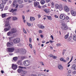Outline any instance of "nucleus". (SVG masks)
<instances>
[{
  "label": "nucleus",
  "mask_w": 76,
  "mask_h": 76,
  "mask_svg": "<svg viewBox=\"0 0 76 76\" xmlns=\"http://www.w3.org/2000/svg\"><path fill=\"white\" fill-rule=\"evenodd\" d=\"M23 3V1L22 0L20 1L19 2V4H22Z\"/></svg>",
  "instance_id": "obj_40"
},
{
  "label": "nucleus",
  "mask_w": 76,
  "mask_h": 76,
  "mask_svg": "<svg viewBox=\"0 0 76 76\" xmlns=\"http://www.w3.org/2000/svg\"><path fill=\"white\" fill-rule=\"evenodd\" d=\"M69 33L68 32L67 34L66 35L64 36V38L65 39H67L69 36Z\"/></svg>",
  "instance_id": "obj_18"
},
{
  "label": "nucleus",
  "mask_w": 76,
  "mask_h": 76,
  "mask_svg": "<svg viewBox=\"0 0 76 76\" xmlns=\"http://www.w3.org/2000/svg\"><path fill=\"white\" fill-rule=\"evenodd\" d=\"M23 20H25V16L24 15H23Z\"/></svg>",
  "instance_id": "obj_60"
},
{
  "label": "nucleus",
  "mask_w": 76,
  "mask_h": 76,
  "mask_svg": "<svg viewBox=\"0 0 76 76\" xmlns=\"http://www.w3.org/2000/svg\"><path fill=\"white\" fill-rule=\"evenodd\" d=\"M7 49L10 53H12V52H13V51H14V50H15V49L14 48H8Z\"/></svg>",
  "instance_id": "obj_6"
},
{
  "label": "nucleus",
  "mask_w": 76,
  "mask_h": 76,
  "mask_svg": "<svg viewBox=\"0 0 76 76\" xmlns=\"http://www.w3.org/2000/svg\"><path fill=\"white\" fill-rule=\"evenodd\" d=\"M5 26L7 27V28H4V31L5 32H7L11 29V26L10 24H9V21L7 20L5 22Z\"/></svg>",
  "instance_id": "obj_1"
},
{
  "label": "nucleus",
  "mask_w": 76,
  "mask_h": 76,
  "mask_svg": "<svg viewBox=\"0 0 76 76\" xmlns=\"http://www.w3.org/2000/svg\"><path fill=\"white\" fill-rule=\"evenodd\" d=\"M75 64L72 65V66L71 69H74V68H75Z\"/></svg>",
  "instance_id": "obj_42"
},
{
  "label": "nucleus",
  "mask_w": 76,
  "mask_h": 76,
  "mask_svg": "<svg viewBox=\"0 0 76 76\" xmlns=\"http://www.w3.org/2000/svg\"><path fill=\"white\" fill-rule=\"evenodd\" d=\"M49 42H50V43H53V42H54V41H52L50 40L49 41Z\"/></svg>",
  "instance_id": "obj_58"
},
{
  "label": "nucleus",
  "mask_w": 76,
  "mask_h": 76,
  "mask_svg": "<svg viewBox=\"0 0 76 76\" xmlns=\"http://www.w3.org/2000/svg\"><path fill=\"white\" fill-rule=\"evenodd\" d=\"M71 13L72 15L73 16H76V12L75 11H74L73 10H72L71 11Z\"/></svg>",
  "instance_id": "obj_11"
},
{
  "label": "nucleus",
  "mask_w": 76,
  "mask_h": 76,
  "mask_svg": "<svg viewBox=\"0 0 76 76\" xmlns=\"http://www.w3.org/2000/svg\"><path fill=\"white\" fill-rule=\"evenodd\" d=\"M19 69H23V66H19Z\"/></svg>",
  "instance_id": "obj_53"
},
{
  "label": "nucleus",
  "mask_w": 76,
  "mask_h": 76,
  "mask_svg": "<svg viewBox=\"0 0 76 76\" xmlns=\"http://www.w3.org/2000/svg\"><path fill=\"white\" fill-rule=\"evenodd\" d=\"M18 58L17 57H14L13 58V60H14V61H16L17 60H18Z\"/></svg>",
  "instance_id": "obj_28"
},
{
  "label": "nucleus",
  "mask_w": 76,
  "mask_h": 76,
  "mask_svg": "<svg viewBox=\"0 0 76 76\" xmlns=\"http://www.w3.org/2000/svg\"><path fill=\"white\" fill-rule=\"evenodd\" d=\"M12 68L14 70H16L18 68V66L14 64H13L12 66Z\"/></svg>",
  "instance_id": "obj_5"
},
{
  "label": "nucleus",
  "mask_w": 76,
  "mask_h": 76,
  "mask_svg": "<svg viewBox=\"0 0 76 76\" xmlns=\"http://www.w3.org/2000/svg\"><path fill=\"white\" fill-rule=\"evenodd\" d=\"M35 20V18L33 17H30V21H34Z\"/></svg>",
  "instance_id": "obj_21"
},
{
  "label": "nucleus",
  "mask_w": 76,
  "mask_h": 76,
  "mask_svg": "<svg viewBox=\"0 0 76 76\" xmlns=\"http://www.w3.org/2000/svg\"><path fill=\"white\" fill-rule=\"evenodd\" d=\"M22 54H25L26 53V50L25 49H23L21 52Z\"/></svg>",
  "instance_id": "obj_26"
},
{
  "label": "nucleus",
  "mask_w": 76,
  "mask_h": 76,
  "mask_svg": "<svg viewBox=\"0 0 76 76\" xmlns=\"http://www.w3.org/2000/svg\"><path fill=\"white\" fill-rule=\"evenodd\" d=\"M39 33H41L42 32V31L41 30H39Z\"/></svg>",
  "instance_id": "obj_55"
},
{
  "label": "nucleus",
  "mask_w": 76,
  "mask_h": 76,
  "mask_svg": "<svg viewBox=\"0 0 76 76\" xmlns=\"http://www.w3.org/2000/svg\"><path fill=\"white\" fill-rule=\"evenodd\" d=\"M62 28L63 30H67V29H69L68 27L66 25H64L62 26Z\"/></svg>",
  "instance_id": "obj_10"
},
{
  "label": "nucleus",
  "mask_w": 76,
  "mask_h": 76,
  "mask_svg": "<svg viewBox=\"0 0 76 76\" xmlns=\"http://www.w3.org/2000/svg\"><path fill=\"white\" fill-rule=\"evenodd\" d=\"M20 0H15V2H18V1H19Z\"/></svg>",
  "instance_id": "obj_56"
},
{
  "label": "nucleus",
  "mask_w": 76,
  "mask_h": 76,
  "mask_svg": "<svg viewBox=\"0 0 76 76\" xmlns=\"http://www.w3.org/2000/svg\"><path fill=\"white\" fill-rule=\"evenodd\" d=\"M19 7L20 8H22L23 7V4L20 5L19 6Z\"/></svg>",
  "instance_id": "obj_45"
},
{
  "label": "nucleus",
  "mask_w": 76,
  "mask_h": 76,
  "mask_svg": "<svg viewBox=\"0 0 76 76\" xmlns=\"http://www.w3.org/2000/svg\"><path fill=\"white\" fill-rule=\"evenodd\" d=\"M64 7V10L66 12H69V8L67 6L65 5Z\"/></svg>",
  "instance_id": "obj_7"
},
{
  "label": "nucleus",
  "mask_w": 76,
  "mask_h": 76,
  "mask_svg": "<svg viewBox=\"0 0 76 76\" xmlns=\"http://www.w3.org/2000/svg\"><path fill=\"white\" fill-rule=\"evenodd\" d=\"M4 8V4H1L0 5V9H3Z\"/></svg>",
  "instance_id": "obj_25"
},
{
  "label": "nucleus",
  "mask_w": 76,
  "mask_h": 76,
  "mask_svg": "<svg viewBox=\"0 0 76 76\" xmlns=\"http://www.w3.org/2000/svg\"><path fill=\"white\" fill-rule=\"evenodd\" d=\"M9 39H10V41L9 42H8L7 44V46L8 47H10L11 45H13V43L12 42V37L9 38Z\"/></svg>",
  "instance_id": "obj_2"
},
{
  "label": "nucleus",
  "mask_w": 76,
  "mask_h": 76,
  "mask_svg": "<svg viewBox=\"0 0 76 76\" xmlns=\"http://www.w3.org/2000/svg\"><path fill=\"white\" fill-rule=\"evenodd\" d=\"M50 1V0H46V3H49Z\"/></svg>",
  "instance_id": "obj_52"
},
{
  "label": "nucleus",
  "mask_w": 76,
  "mask_h": 76,
  "mask_svg": "<svg viewBox=\"0 0 76 76\" xmlns=\"http://www.w3.org/2000/svg\"><path fill=\"white\" fill-rule=\"evenodd\" d=\"M66 21H67V22H69L70 19H69V17H66Z\"/></svg>",
  "instance_id": "obj_36"
},
{
  "label": "nucleus",
  "mask_w": 76,
  "mask_h": 76,
  "mask_svg": "<svg viewBox=\"0 0 76 76\" xmlns=\"http://www.w3.org/2000/svg\"><path fill=\"white\" fill-rule=\"evenodd\" d=\"M44 11L45 12H46V13H48L50 12V10L49 9H45L44 10Z\"/></svg>",
  "instance_id": "obj_23"
},
{
  "label": "nucleus",
  "mask_w": 76,
  "mask_h": 76,
  "mask_svg": "<svg viewBox=\"0 0 76 76\" xmlns=\"http://www.w3.org/2000/svg\"><path fill=\"white\" fill-rule=\"evenodd\" d=\"M55 8L57 9L59 8V5L58 4H56L55 5Z\"/></svg>",
  "instance_id": "obj_32"
},
{
  "label": "nucleus",
  "mask_w": 76,
  "mask_h": 76,
  "mask_svg": "<svg viewBox=\"0 0 76 76\" xmlns=\"http://www.w3.org/2000/svg\"><path fill=\"white\" fill-rule=\"evenodd\" d=\"M23 31L24 32V33L25 34H26L27 32H26V30L25 29V28H23Z\"/></svg>",
  "instance_id": "obj_41"
},
{
  "label": "nucleus",
  "mask_w": 76,
  "mask_h": 76,
  "mask_svg": "<svg viewBox=\"0 0 76 76\" xmlns=\"http://www.w3.org/2000/svg\"><path fill=\"white\" fill-rule=\"evenodd\" d=\"M58 67L59 69V70H62L63 69V67L62 66H61V65H58Z\"/></svg>",
  "instance_id": "obj_13"
},
{
  "label": "nucleus",
  "mask_w": 76,
  "mask_h": 76,
  "mask_svg": "<svg viewBox=\"0 0 76 76\" xmlns=\"http://www.w3.org/2000/svg\"><path fill=\"white\" fill-rule=\"evenodd\" d=\"M51 49V50H53V47H52V46H50L49 47Z\"/></svg>",
  "instance_id": "obj_62"
},
{
  "label": "nucleus",
  "mask_w": 76,
  "mask_h": 76,
  "mask_svg": "<svg viewBox=\"0 0 76 76\" xmlns=\"http://www.w3.org/2000/svg\"><path fill=\"white\" fill-rule=\"evenodd\" d=\"M60 18L62 20H64L66 18L65 16L63 15H61L60 16Z\"/></svg>",
  "instance_id": "obj_9"
},
{
  "label": "nucleus",
  "mask_w": 76,
  "mask_h": 76,
  "mask_svg": "<svg viewBox=\"0 0 76 76\" xmlns=\"http://www.w3.org/2000/svg\"><path fill=\"white\" fill-rule=\"evenodd\" d=\"M57 58V56H55L54 55L53 56V59H56V58Z\"/></svg>",
  "instance_id": "obj_39"
},
{
  "label": "nucleus",
  "mask_w": 76,
  "mask_h": 76,
  "mask_svg": "<svg viewBox=\"0 0 76 76\" xmlns=\"http://www.w3.org/2000/svg\"><path fill=\"white\" fill-rule=\"evenodd\" d=\"M19 49H17L16 50H16V53H18V52H19Z\"/></svg>",
  "instance_id": "obj_50"
},
{
  "label": "nucleus",
  "mask_w": 76,
  "mask_h": 76,
  "mask_svg": "<svg viewBox=\"0 0 76 76\" xmlns=\"http://www.w3.org/2000/svg\"><path fill=\"white\" fill-rule=\"evenodd\" d=\"M40 64H42V66H44V63L42 61H41L40 62Z\"/></svg>",
  "instance_id": "obj_44"
},
{
  "label": "nucleus",
  "mask_w": 76,
  "mask_h": 76,
  "mask_svg": "<svg viewBox=\"0 0 76 76\" xmlns=\"http://www.w3.org/2000/svg\"><path fill=\"white\" fill-rule=\"evenodd\" d=\"M27 24L28 25V26H31V23L27 22Z\"/></svg>",
  "instance_id": "obj_46"
},
{
  "label": "nucleus",
  "mask_w": 76,
  "mask_h": 76,
  "mask_svg": "<svg viewBox=\"0 0 76 76\" xmlns=\"http://www.w3.org/2000/svg\"><path fill=\"white\" fill-rule=\"evenodd\" d=\"M60 61H64V62L65 63L66 62V60H65L63 58H60Z\"/></svg>",
  "instance_id": "obj_27"
},
{
  "label": "nucleus",
  "mask_w": 76,
  "mask_h": 76,
  "mask_svg": "<svg viewBox=\"0 0 76 76\" xmlns=\"http://www.w3.org/2000/svg\"><path fill=\"white\" fill-rule=\"evenodd\" d=\"M53 54H51L50 55H49V57H52L53 58Z\"/></svg>",
  "instance_id": "obj_49"
},
{
  "label": "nucleus",
  "mask_w": 76,
  "mask_h": 76,
  "mask_svg": "<svg viewBox=\"0 0 76 76\" xmlns=\"http://www.w3.org/2000/svg\"><path fill=\"white\" fill-rule=\"evenodd\" d=\"M8 0H2V3H3V4H6V1H8Z\"/></svg>",
  "instance_id": "obj_31"
},
{
  "label": "nucleus",
  "mask_w": 76,
  "mask_h": 76,
  "mask_svg": "<svg viewBox=\"0 0 76 76\" xmlns=\"http://www.w3.org/2000/svg\"><path fill=\"white\" fill-rule=\"evenodd\" d=\"M26 73H27V71L22 70V72H21V74H22V75H25V74H26Z\"/></svg>",
  "instance_id": "obj_22"
},
{
  "label": "nucleus",
  "mask_w": 76,
  "mask_h": 76,
  "mask_svg": "<svg viewBox=\"0 0 76 76\" xmlns=\"http://www.w3.org/2000/svg\"><path fill=\"white\" fill-rule=\"evenodd\" d=\"M29 41L30 42H31V38H29Z\"/></svg>",
  "instance_id": "obj_57"
},
{
  "label": "nucleus",
  "mask_w": 76,
  "mask_h": 76,
  "mask_svg": "<svg viewBox=\"0 0 76 76\" xmlns=\"http://www.w3.org/2000/svg\"><path fill=\"white\" fill-rule=\"evenodd\" d=\"M40 3L42 4H44L45 3V1L42 0L40 1Z\"/></svg>",
  "instance_id": "obj_35"
},
{
  "label": "nucleus",
  "mask_w": 76,
  "mask_h": 76,
  "mask_svg": "<svg viewBox=\"0 0 76 76\" xmlns=\"http://www.w3.org/2000/svg\"><path fill=\"white\" fill-rule=\"evenodd\" d=\"M34 4L35 7H37V6H38V5H39V2L36 1V2H34Z\"/></svg>",
  "instance_id": "obj_14"
},
{
  "label": "nucleus",
  "mask_w": 76,
  "mask_h": 76,
  "mask_svg": "<svg viewBox=\"0 0 76 76\" xmlns=\"http://www.w3.org/2000/svg\"><path fill=\"white\" fill-rule=\"evenodd\" d=\"M72 39V37H69L68 39V41H70Z\"/></svg>",
  "instance_id": "obj_48"
},
{
  "label": "nucleus",
  "mask_w": 76,
  "mask_h": 76,
  "mask_svg": "<svg viewBox=\"0 0 76 76\" xmlns=\"http://www.w3.org/2000/svg\"><path fill=\"white\" fill-rule=\"evenodd\" d=\"M20 41V38H17L16 39H15L13 40V42L15 44H17V43H19V42Z\"/></svg>",
  "instance_id": "obj_4"
},
{
  "label": "nucleus",
  "mask_w": 76,
  "mask_h": 76,
  "mask_svg": "<svg viewBox=\"0 0 76 76\" xmlns=\"http://www.w3.org/2000/svg\"><path fill=\"white\" fill-rule=\"evenodd\" d=\"M38 8H41V6H40V5H39L38 6Z\"/></svg>",
  "instance_id": "obj_63"
},
{
  "label": "nucleus",
  "mask_w": 76,
  "mask_h": 76,
  "mask_svg": "<svg viewBox=\"0 0 76 76\" xmlns=\"http://www.w3.org/2000/svg\"><path fill=\"white\" fill-rule=\"evenodd\" d=\"M9 12H12V13H13V12H14V10H13V9H10L9 10Z\"/></svg>",
  "instance_id": "obj_34"
},
{
  "label": "nucleus",
  "mask_w": 76,
  "mask_h": 76,
  "mask_svg": "<svg viewBox=\"0 0 76 76\" xmlns=\"http://www.w3.org/2000/svg\"><path fill=\"white\" fill-rule=\"evenodd\" d=\"M56 45L57 47H60V46H61V44H57Z\"/></svg>",
  "instance_id": "obj_47"
},
{
  "label": "nucleus",
  "mask_w": 76,
  "mask_h": 76,
  "mask_svg": "<svg viewBox=\"0 0 76 76\" xmlns=\"http://www.w3.org/2000/svg\"><path fill=\"white\" fill-rule=\"evenodd\" d=\"M13 34V33L11 31H10L7 33L8 36H11Z\"/></svg>",
  "instance_id": "obj_15"
},
{
  "label": "nucleus",
  "mask_w": 76,
  "mask_h": 76,
  "mask_svg": "<svg viewBox=\"0 0 76 76\" xmlns=\"http://www.w3.org/2000/svg\"><path fill=\"white\" fill-rule=\"evenodd\" d=\"M7 14L4 13L2 14V17L3 18H5V16H6Z\"/></svg>",
  "instance_id": "obj_29"
},
{
  "label": "nucleus",
  "mask_w": 76,
  "mask_h": 76,
  "mask_svg": "<svg viewBox=\"0 0 76 76\" xmlns=\"http://www.w3.org/2000/svg\"><path fill=\"white\" fill-rule=\"evenodd\" d=\"M12 20L13 21H15V20H18V18L16 17H13L12 18Z\"/></svg>",
  "instance_id": "obj_20"
},
{
  "label": "nucleus",
  "mask_w": 76,
  "mask_h": 76,
  "mask_svg": "<svg viewBox=\"0 0 76 76\" xmlns=\"http://www.w3.org/2000/svg\"><path fill=\"white\" fill-rule=\"evenodd\" d=\"M50 3L51 4V7L52 8H54V3L53 2H51Z\"/></svg>",
  "instance_id": "obj_24"
},
{
  "label": "nucleus",
  "mask_w": 76,
  "mask_h": 76,
  "mask_svg": "<svg viewBox=\"0 0 76 76\" xmlns=\"http://www.w3.org/2000/svg\"><path fill=\"white\" fill-rule=\"evenodd\" d=\"M73 39L74 41H76V35H74L73 36Z\"/></svg>",
  "instance_id": "obj_30"
},
{
  "label": "nucleus",
  "mask_w": 76,
  "mask_h": 76,
  "mask_svg": "<svg viewBox=\"0 0 76 76\" xmlns=\"http://www.w3.org/2000/svg\"><path fill=\"white\" fill-rule=\"evenodd\" d=\"M74 69L75 70H76V65L75 66L74 68Z\"/></svg>",
  "instance_id": "obj_64"
},
{
  "label": "nucleus",
  "mask_w": 76,
  "mask_h": 76,
  "mask_svg": "<svg viewBox=\"0 0 76 76\" xmlns=\"http://www.w3.org/2000/svg\"><path fill=\"white\" fill-rule=\"evenodd\" d=\"M9 8V7L7 6H6V7H5L4 8V10H7L8 9V8Z\"/></svg>",
  "instance_id": "obj_38"
},
{
  "label": "nucleus",
  "mask_w": 76,
  "mask_h": 76,
  "mask_svg": "<svg viewBox=\"0 0 76 76\" xmlns=\"http://www.w3.org/2000/svg\"><path fill=\"white\" fill-rule=\"evenodd\" d=\"M68 73L69 74H70V73H71V71L70 70L68 71Z\"/></svg>",
  "instance_id": "obj_54"
},
{
  "label": "nucleus",
  "mask_w": 76,
  "mask_h": 76,
  "mask_svg": "<svg viewBox=\"0 0 76 76\" xmlns=\"http://www.w3.org/2000/svg\"><path fill=\"white\" fill-rule=\"evenodd\" d=\"M9 55L10 56H13V53H10L9 54Z\"/></svg>",
  "instance_id": "obj_59"
},
{
  "label": "nucleus",
  "mask_w": 76,
  "mask_h": 76,
  "mask_svg": "<svg viewBox=\"0 0 76 76\" xmlns=\"http://www.w3.org/2000/svg\"><path fill=\"white\" fill-rule=\"evenodd\" d=\"M21 58L22 60H24V59H25L26 58V56H21Z\"/></svg>",
  "instance_id": "obj_37"
},
{
  "label": "nucleus",
  "mask_w": 76,
  "mask_h": 76,
  "mask_svg": "<svg viewBox=\"0 0 76 76\" xmlns=\"http://www.w3.org/2000/svg\"><path fill=\"white\" fill-rule=\"evenodd\" d=\"M63 6L61 4H60L59 6V9L60 10H63Z\"/></svg>",
  "instance_id": "obj_17"
},
{
  "label": "nucleus",
  "mask_w": 76,
  "mask_h": 76,
  "mask_svg": "<svg viewBox=\"0 0 76 76\" xmlns=\"http://www.w3.org/2000/svg\"><path fill=\"white\" fill-rule=\"evenodd\" d=\"M12 18V17H9L8 18H7V20H9V19H10Z\"/></svg>",
  "instance_id": "obj_51"
},
{
  "label": "nucleus",
  "mask_w": 76,
  "mask_h": 76,
  "mask_svg": "<svg viewBox=\"0 0 76 76\" xmlns=\"http://www.w3.org/2000/svg\"><path fill=\"white\" fill-rule=\"evenodd\" d=\"M55 18H58V16H57V15H55Z\"/></svg>",
  "instance_id": "obj_61"
},
{
  "label": "nucleus",
  "mask_w": 76,
  "mask_h": 76,
  "mask_svg": "<svg viewBox=\"0 0 76 76\" xmlns=\"http://www.w3.org/2000/svg\"><path fill=\"white\" fill-rule=\"evenodd\" d=\"M11 31L12 32V33L14 34V33H16L17 32V30L15 28H13L11 29Z\"/></svg>",
  "instance_id": "obj_8"
},
{
  "label": "nucleus",
  "mask_w": 76,
  "mask_h": 76,
  "mask_svg": "<svg viewBox=\"0 0 76 76\" xmlns=\"http://www.w3.org/2000/svg\"><path fill=\"white\" fill-rule=\"evenodd\" d=\"M46 16L47 18H48V20H52V18L51 16Z\"/></svg>",
  "instance_id": "obj_19"
},
{
  "label": "nucleus",
  "mask_w": 76,
  "mask_h": 76,
  "mask_svg": "<svg viewBox=\"0 0 76 76\" xmlns=\"http://www.w3.org/2000/svg\"><path fill=\"white\" fill-rule=\"evenodd\" d=\"M75 74H76V71H74L72 73V75H75Z\"/></svg>",
  "instance_id": "obj_43"
},
{
  "label": "nucleus",
  "mask_w": 76,
  "mask_h": 76,
  "mask_svg": "<svg viewBox=\"0 0 76 76\" xmlns=\"http://www.w3.org/2000/svg\"><path fill=\"white\" fill-rule=\"evenodd\" d=\"M12 6L13 7H15V6H16L15 8H18V6H19V5L18 4H17L15 3V2H14L12 4Z\"/></svg>",
  "instance_id": "obj_12"
},
{
  "label": "nucleus",
  "mask_w": 76,
  "mask_h": 76,
  "mask_svg": "<svg viewBox=\"0 0 76 76\" xmlns=\"http://www.w3.org/2000/svg\"><path fill=\"white\" fill-rule=\"evenodd\" d=\"M23 64L25 66H28L30 65V61L27 60L23 62Z\"/></svg>",
  "instance_id": "obj_3"
},
{
  "label": "nucleus",
  "mask_w": 76,
  "mask_h": 76,
  "mask_svg": "<svg viewBox=\"0 0 76 76\" xmlns=\"http://www.w3.org/2000/svg\"><path fill=\"white\" fill-rule=\"evenodd\" d=\"M38 26L40 28H41L42 29H44L45 28L44 26L41 24L38 25Z\"/></svg>",
  "instance_id": "obj_16"
},
{
  "label": "nucleus",
  "mask_w": 76,
  "mask_h": 76,
  "mask_svg": "<svg viewBox=\"0 0 76 76\" xmlns=\"http://www.w3.org/2000/svg\"><path fill=\"white\" fill-rule=\"evenodd\" d=\"M22 70H23L20 69H18V70L17 71L18 72V73H20V72H21L22 73Z\"/></svg>",
  "instance_id": "obj_33"
}]
</instances>
